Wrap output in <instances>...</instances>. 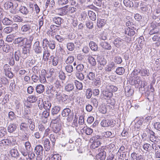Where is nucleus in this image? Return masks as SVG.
Wrapping results in <instances>:
<instances>
[{
	"instance_id": "obj_55",
	"label": "nucleus",
	"mask_w": 160,
	"mask_h": 160,
	"mask_svg": "<svg viewBox=\"0 0 160 160\" xmlns=\"http://www.w3.org/2000/svg\"><path fill=\"white\" fill-rule=\"evenodd\" d=\"M7 133V130L3 127H0V138L3 137Z\"/></svg>"
},
{
	"instance_id": "obj_8",
	"label": "nucleus",
	"mask_w": 160,
	"mask_h": 160,
	"mask_svg": "<svg viewBox=\"0 0 160 160\" xmlns=\"http://www.w3.org/2000/svg\"><path fill=\"white\" fill-rule=\"evenodd\" d=\"M31 47V46L26 44L22 48V53L24 55V58H26L29 55Z\"/></svg>"
},
{
	"instance_id": "obj_7",
	"label": "nucleus",
	"mask_w": 160,
	"mask_h": 160,
	"mask_svg": "<svg viewBox=\"0 0 160 160\" xmlns=\"http://www.w3.org/2000/svg\"><path fill=\"white\" fill-rule=\"evenodd\" d=\"M115 123L114 121L111 119L103 120L101 122L102 126L104 127L109 126H113Z\"/></svg>"
},
{
	"instance_id": "obj_3",
	"label": "nucleus",
	"mask_w": 160,
	"mask_h": 160,
	"mask_svg": "<svg viewBox=\"0 0 160 160\" xmlns=\"http://www.w3.org/2000/svg\"><path fill=\"white\" fill-rule=\"evenodd\" d=\"M101 139V137L98 135H96L92 137L91 140L92 141V144L91 147L93 148L98 147L101 144L100 141Z\"/></svg>"
},
{
	"instance_id": "obj_38",
	"label": "nucleus",
	"mask_w": 160,
	"mask_h": 160,
	"mask_svg": "<svg viewBox=\"0 0 160 160\" xmlns=\"http://www.w3.org/2000/svg\"><path fill=\"white\" fill-rule=\"evenodd\" d=\"M88 60L90 64L92 66H95L96 64L95 59L91 56H89L88 58Z\"/></svg>"
},
{
	"instance_id": "obj_16",
	"label": "nucleus",
	"mask_w": 160,
	"mask_h": 160,
	"mask_svg": "<svg viewBox=\"0 0 160 160\" xmlns=\"http://www.w3.org/2000/svg\"><path fill=\"white\" fill-rule=\"evenodd\" d=\"M124 40L120 38H116L113 42V43L117 47L119 48L124 42Z\"/></svg>"
},
{
	"instance_id": "obj_28",
	"label": "nucleus",
	"mask_w": 160,
	"mask_h": 160,
	"mask_svg": "<svg viewBox=\"0 0 160 160\" xmlns=\"http://www.w3.org/2000/svg\"><path fill=\"white\" fill-rule=\"evenodd\" d=\"M82 130L84 133H85L87 135H90L93 132V130L87 126L84 127L82 129Z\"/></svg>"
},
{
	"instance_id": "obj_19",
	"label": "nucleus",
	"mask_w": 160,
	"mask_h": 160,
	"mask_svg": "<svg viewBox=\"0 0 160 160\" xmlns=\"http://www.w3.org/2000/svg\"><path fill=\"white\" fill-rule=\"evenodd\" d=\"M62 88V86L61 82L58 80H57L54 83V91L55 92L61 91V89Z\"/></svg>"
},
{
	"instance_id": "obj_30",
	"label": "nucleus",
	"mask_w": 160,
	"mask_h": 160,
	"mask_svg": "<svg viewBox=\"0 0 160 160\" xmlns=\"http://www.w3.org/2000/svg\"><path fill=\"white\" fill-rule=\"evenodd\" d=\"M89 46L91 49L94 51H97L98 49V47L97 44L93 41H91L89 43Z\"/></svg>"
},
{
	"instance_id": "obj_5",
	"label": "nucleus",
	"mask_w": 160,
	"mask_h": 160,
	"mask_svg": "<svg viewBox=\"0 0 160 160\" xmlns=\"http://www.w3.org/2000/svg\"><path fill=\"white\" fill-rule=\"evenodd\" d=\"M33 50L35 53L37 54H41L43 51L42 48L40 45V42L36 41L33 45Z\"/></svg>"
},
{
	"instance_id": "obj_1",
	"label": "nucleus",
	"mask_w": 160,
	"mask_h": 160,
	"mask_svg": "<svg viewBox=\"0 0 160 160\" xmlns=\"http://www.w3.org/2000/svg\"><path fill=\"white\" fill-rule=\"evenodd\" d=\"M151 28H152L149 32L150 35L158 32L160 29V19L153 21L151 25Z\"/></svg>"
},
{
	"instance_id": "obj_40",
	"label": "nucleus",
	"mask_w": 160,
	"mask_h": 160,
	"mask_svg": "<svg viewBox=\"0 0 160 160\" xmlns=\"http://www.w3.org/2000/svg\"><path fill=\"white\" fill-rule=\"evenodd\" d=\"M107 90L111 92L112 93L117 91L118 89L117 87L114 85H109L107 87Z\"/></svg>"
},
{
	"instance_id": "obj_2",
	"label": "nucleus",
	"mask_w": 160,
	"mask_h": 160,
	"mask_svg": "<svg viewBox=\"0 0 160 160\" xmlns=\"http://www.w3.org/2000/svg\"><path fill=\"white\" fill-rule=\"evenodd\" d=\"M38 106L41 110L44 108L46 110L49 111L51 106V104L48 101L43 102L42 99L40 98L38 101Z\"/></svg>"
},
{
	"instance_id": "obj_35",
	"label": "nucleus",
	"mask_w": 160,
	"mask_h": 160,
	"mask_svg": "<svg viewBox=\"0 0 160 160\" xmlns=\"http://www.w3.org/2000/svg\"><path fill=\"white\" fill-rule=\"evenodd\" d=\"M98 64L101 66L104 67L107 63V61L106 59L103 57L99 58V59L98 60Z\"/></svg>"
},
{
	"instance_id": "obj_43",
	"label": "nucleus",
	"mask_w": 160,
	"mask_h": 160,
	"mask_svg": "<svg viewBox=\"0 0 160 160\" xmlns=\"http://www.w3.org/2000/svg\"><path fill=\"white\" fill-rule=\"evenodd\" d=\"M102 94L103 95L105 96V97L109 98H111L113 95L112 93L108 90H103L102 91Z\"/></svg>"
},
{
	"instance_id": "obj_44",
	"label": "nucleus",
	"mask_w": 160,
	"mask_h": 160,
	"mask_svg": "<svg viewBox=\"0 0 160 160\" xmlns=\"http://www.w3.org/2000/svg\"><path fill=\"white\" fill-rule=\"evenodd\" d=\"M109 33L107 32L103 31L100 35V38L103 40H107L108 36Z\"/></svg>"
},
{
	"instance_id": "obj_56",
	"label": "nucleus",
	"mask_w": 160,
	"mask_h": 160,
	"mask_svg": "<svg viewBox=\"0 0 160 160\" xmlns=\"http://www.w3.org/2000/svg\"><path fill=\"white\" fill-rule=\"evenodd\" d=\"M78 118L76 115L74 116V119L72 123V126L73 128H76L78 127Z\"/></svg>"
},
{
	"instance_id": "obj_53",
	"label": "nucleus",
	"mask_w": 160,
	"mask_h": 160,
	"mask_svg": "<svg viewBox=\"0 0 160 160\" xmlns=\"http://www.w3.org/2000/svg\"><path fill=\"white\" fill-rule=\"evenodd\" d=\"M21 54V52L19 50H17L14 52V58L16 61H19Z\"/></svg>"
},
{
	"instance_id": "obj_26",
	"label": "nucleus",
	"mask_w": 160,
	"mask_h": 160,
	"mask_svg": "<svg viewBox=\"0 0 160 160\" xmlns=\"http://www.w3.org/2000/svg\"><path fill=\"white\" fill-rule=\"evenodd\" d=\"M17 126L16 124L11 123L8 125V130L9 132H12L16 129Z\"/></svg>"
},
{
	"instance_id": "obj_6",
	"label": "nucleus",
	"mask_w": 160,
	"mask_h": 160,
	"mask_svg": "<svg viewBox=\"0 0 160 160\" xmlns=\"http://www.w3.org/2000/svg\"><path fill=\"white\" fill-rule=\"evenodd\" d=\"M148 134L149 136V141L152 142H158L159 140L158 137L155 135L154 132L152 131L149 130Z\"/></svg>"
},
{
	"instance_id": "obj_34",
	"label": "nucleus",
	"mask_w": 160,
	"mask_h": 160,
	"mask_svg": "<svg viewBox=\"0 0 160 160\" xmlns=\"http://www.w3.org/2000/svg\"><path fill=\"white\" fill-rule=\"evenodd\" d=\"M28 128L27 124L25 122H22L20 125V131L21 132H25V131Z\"/></svg>"
},
{
	"instance_id": "obj_12",
	"label": "nucleus",
	"mask_w": 160,
	"mask_h": 160,
	"mask_svg": "<svg viewBox=\"0 0 160 160\" xmlns=\"http://www.w3.org/2000/svg\"><path fill=\"white\" fill-rule=\"evenodd\" d=\"M63 19L59 17L55 16L52 18L53 22L59 26H61L62 24L63 23Z\"/></svg>"
},
{
	"instance_id": "obj_46",
	"label": "nucleus",
	"mask_w": 160,
	"mask_h": 160,
	"mask_svg": "<svg viewBox=\"0 0 160 160\" xmlns=\"http://www.w3.org/2000/svg\"><path fill=\"white\" fill-rule=\"evenodd\" d=\"M24 132H21V131L19 132L18 136L22 137L23 140H28L29 138V136L27 133L24 134Z\"/></svg>"
},
{
	"instance_id": "obj_42",
	"label": "nucleus",
	"mask_w": 160,
	"mask_h": 160,
	"mask_svg": "<svg viewBox=\"0 0 160 160\" xmlns=\"http://www.w3.org/2000/svg\"><path fill=\"white\" fill-rule=\"evenodd\" d=\"M2 22L4 25H10L12 23L11 20L7 18H3L2 21Z\"/></svg>"
},
{
	"instance_id": "obj_10",
	"label": "nucleus",
	"mask_w": 160,
	"mask_h": 160,
	"mask_svg": "<svg viewBox=\"0 0 160 160\" xmlns=\"http://www.w3.org/2000/svg\"><path fill=\"white\" fill-rule=\"evenodd\" d=\"M9 152L12 158H17L19 157V153L16 148H12L10 150Z\"/></svg>"
},
{
	"instance_id": "obj_39",
	"label": "nucleus",
	"mask_w": 160,
	"mask_h": 160,
	"mask_svg": "<svg viewBox=\"0 0 160 160\" xmlns=\"http://www.w3.org/2000/svg\"><path fill=\"white\" fill-rule=\"evenodd\" d=\"M74 88V87L73 84L69 83L65 86V89L66 91L70 92L72 91Z\"/></svg>"
},
{
	"instance_id": "obj_11",
	"label": "nucleus",
	"mask_w": 160,
	"mask_h": 160,
	"mask_svg": "<svg viewBox=\"0 0 160 160\" xmlns=\"http://www.w3.org/2000/svg\"><path fill=\"white\" fill-rule=\"evenodd\" d=\"M115 67L114 62H110L108 63V64L105 67L104 69L106 72H109L114 69Z\"/></svg>"
},
{
	"instance_id": "obj_59",
	"label": "nucleus",
	"mask_w": 160,
	"mask_h": 160,
	"mask_svg": "<svg viewBox=\"0 0 160 160\" xmlns=\"http://www.w3.org/2000/svg\"><path fill=\"white\" fill-rule=\"evenodd\" d=\"M77 59L81 62H85L86 58L85 56L81 54H78L77 56Z\"/></svg>"
},
{
	"instance_id": "obj_18",
	"label": "nucleus",
	"mask_w": 160,
	"mask_h": 160,
	"mask_svg": "<svg viewBox=\"0 0 160 160\" xmlns=\"http://www.w3.org/2000/svg\"><path fill=\"white\" fill-rule=\"evenodd\" d=\"M50 55V53L48 48H45L43 51V59L45 61H47L48 60L49 57Z\"/></svg>"
},
{
	"instance_id": "obj_13",
	"label": "nucleus",
	"mask_w": 160,
	"mask_h": 160,
	"mask_svg": "<svg viewBox=\"0 0 160 160\" xmlns=\"http://www.w3.org/2000/svg\"><path fill=\"white\" fill-rule=\"evenodd\" d=\"M135 30L134 27H132L131 28L128 27L125 29V34L130 36H133L135 33Z\"/></svg>"
},
{
	"instance_id": "obj_48",
	"label": "nucleus",
	"mask_w": 160,
	"mask_h": 160,
	"mask_svg": "<svg viewBox=\"0 0 160 160\" xmlns=\"http://www.w3.org/2000/svg\"><path fill=\"white\" fill-rule=\"evenodd\" d=\"M4 6L6 9H8L13 8V4L11 2H7L4 3Z\"/></svg>"
},
{
	"instance_id": "obj_14",
	"label": "nucleus",
	"mask_w": 160,
	"mask_h": 160,
	"mask_svg": "<svg viewBox=\"0 0 160 160\" xmlns=\"http://www.w3.org/2000/svg\"><path fill=\"white\" fill-rule=\"evenodd\" d=\"M150 72L149 70L147 68H141V69L140 76L142 78H147L149 76Z\"/></svg>"
},
{
	"instance_id": "obj_64",
	"label": "nucleus",
	"mask_w": 160,
	"mask_h": 160,
	"mask_svg": "<svg viewBox=\"0 0 160 160\" xmlns=\"http://www.w3.org/2000/svg\"><path fill=\"white\" fill-rule=\"evenodd\" d=\"M155 34L152 38V39L154 41H159L160 39V33L158 32L154 33Z\"/></svg>"
},
{
	"instance_id": "obj_37",
	"label": "nucleus",
	"mask_w": 160,
	"mask_h": 160,
	"mask_svg": "<svg viewBox=\"0 0 160 160\" xmlns=\"http://www.w3.org/2000/svg\"><path fill=\"white\" fill-rule=\"evenodd\" d=\"M71 112V110L69 108L64 109L62 112V115L63 117H66L69 115Z\"/></svg>"
},
{
	"instance_id": "obj_62",
	"label": "nucleus",
	"mask_w": 160,
	"mask_h": 160,
	"mask_svg": "<svg viewBox=\"0 0 160 160\" xmlns=\"http://www.w3.org/2000/svg\"><path fill=\"white\" fill-rule=\"evenodd\" d=\"M123 3L124 5L127 7H131L133 6L132 2H131L130 0H124Z\"/></svg>"
},
{
	"instance_id": "obj_21",
	"label": "nucleus",
	"mask_w": 160,
	"mask_h": 160,
	"mask_svg": "<svg viewBox=\"0 0 160 160\" xmlns=\"http://www.w3.org/2000/svg\"><path fill=\"white\" fill-rule=\"evenodd\" d=\"M144 40L143 37H141L139 38L138 43L137 45V50H139L142 48L144 43Z\"/></svg>"
},
{
	"instance_id": "obj_41",
	"label": "nucleus",
	"mask_w": 160,
	"mask_h": 160,
	"mask_svg": "<svg viewBox=\"0 0 160 160\" xmlns=\"http://www.w3.org/2000/svg\"><path fill=\"white\" fill-rule=\"evenodd\" d=\"M53 92H55L54 87L51 85L48 86L46 91L47 94L49 95Z\"/></svg>"
},
{
	"instance_id": "obj_32",
	"label": "nucleus",
	"mask_w": 160,
	"mask_h": 160,
	"mask_svg": "<svg viewBox=\"0 0 160 160\" xmlns=\"http://www.w3.org/2000/svg\"><path fill=\"white\" fill-rule=\"evenodd\" d=\"M62 147H66L67 149L68 150L71 151L73 150L74 148V144H70L69 143H66L65 144L62 143L61 144Z\"/></svg>"
},
{
	"instance_id": "obj_9",
	"label": "nucleus",
	"mask_w": 160,
	"mask_h": 160,
	"mask_svg": "<svg viewBox=\"0 0 160 160\" xmlns=\"http://www.w3.org/2000/svg\"><path fill=\"white\" fill-rule=\"evenodd\" d=\"M131 160H145L143 155H137L136 152H133L131 154Z\"/></svg>"
},
{
	"instance_id": "obj_63",
	"label": "nucleus",
	"mask_w": 160,
	"mask_h": 160,
	"mask_svg": "<svg viewBox=\"0 0 160 160\" xmlns=\"http://www.w3.org/2000/svg\"><path fill=\"white\" fill-rule=\"evenodd\" d=\"M74 60V57L73 56H69L66 59L65 62L67 64L72 63Z\"/></svg>"
},
{
	"instance_id": "obj_45",
	"label": "nucleus",
	"mask_w": 160,
	"mask_h": 160,
	"mask_svg": "<svg viewBox=\"0 0 160 160\" xmlns=\"http://www.w3.org/2000/svg\"><path fill=\"white\" fill-rule=\"evenodd\" d=\"M39 80L41 83H45L47 82V80L46 78L45 75L43 74H40L39 76Z\"/></svg>"
},
{
	"instance_id": "obj_51",
	"label": "nucleus",
	"mask_w": 160,
	"mask_h": 160,
	"mask_svg": "<svg viewBox=\"0 0 160 160\" xmlns=\"http://www.w3.org/2000/svg\"><path fill=\"white\" fill-rule=\"evenodd\" d=\"M23 118L25 119L28 120V125L33 124V123H34L33 120L32 119L30 118L29 115H24L23 116Z\"/></svg>"
},
{
	"instance_id": "obj_31",
	"label": "nucleus",
	"mask_w": 160,
	"mask_h": 160,
	"mask_svg": "<svg viewBox=\"0 0 160 160\" xmlns=\"http://www.w3.org/2000/svg\"><path fill=\"white\" fill-rule=\"evenodd\" d=\"M19 11L23 15H26L29 13V11L27 7L21 6L20 7Z\"/></svg>"
},
{
	"instance_id": "obj_33",
	"label": "nucleus",
	"mask_w": 160,
	"mask_h": 160,
	"mask_svg": "<svg viewBox=\"0 0 160 160\" xmlns=\"http://www.w3.org/2000/svg\"><path fill=\"white\" fill-rule=\"evenodd\" d=\"M31 25L29 24H26L23 25L21 28V30L22 32L29 31L31 29Z\"/></svg>"
},
{
	"instance_id": "obj_58",
	"label": "nucleus",
	"mask_w": 160,
	"mask_h": 160,
	"mask_svg": "<svg viewBox=\"0 0 160 160\" xmlns=\"http://www.w3.org/2000/svg\"><path fill=\"white\" fill-rule=\"evenodd\" d=\"M106 23V21L104 19H100L98 20L97 22V25L99 28H102L104 26Z\"/></svg>"
},
{
	"instance_id": "obj_36",
	"label": "nucleus",
	"mask_w": 160,
	"mask_h": 160,
	"mask_svg": "<svg viewBox=\"0 0 160 160\" xmlns=\"http://www.w3.org/2000/svg\"><path fill=\"white\" fill-rule=\"evenodd\" d=\"M74 84L75 85L76 88L77 89L79 90L82 89L83 86L82 82L77 80H75L74 81Z\"/></svg>"
},
{
	"instance_id": "obj_25",
	"label": "nucleus",
	"mask_w": 160,
	"mask_h": 160,
	"mask_svg": "<svg viewBox=\"0 0 160 160\" xmlns=\"http://www.w3.org/2000/svg\"><path fill=\"white\" fill-rule=\"evenodd\" d=\"M62 129L61 125L59 124H54L52 127V131L56 133H57L58 132Z\"/></svg>"
},
{
	"instance_id": "obj_23",
	"label": "nucleus",
	"mask_w": 160,
	"mask_h": 160,
	"mask_svg": "<svg viewBox=\"0 0 160 160\" xmlns=\"http://www.w3.org/2000/svg\"><path fill=\"white\" fill-rule=\"evenodd\" d=\"M36 90L38 93H42L45 90L44 86L41 84L38 85L36 87Z\"/></svg>"
},
{
	"instance_id": "obj_50",
	"label": "nucleus",
	"mask_w": 160,
	"mask_h": 160,
	"mask_svg": "<svg viewBox=\"0 0 160 160\" xmlns=\"http://www.w3.org/2000/svg\"><path fill=\"white\" fill-rule=\"evenodd\" d=\"M61 156L58 154H52L50 157V160H61Z\"/></svg>"
},
{
	"instance_id": "obj_60",
	"label": "nucleus",
	"mask_w": 160,
	"mask_h": 160,
	"mask_svg": "<svg viewBox=\"0 0 160 160\" xmlns=\"http://www.w3.org/2000/svg\"><path fill=\"white\" fill-rule=\"evenodd\" d=\"M140 8L143 13L146 14L148 13L150 11V8H148V6L146 5L142 6Z\"/></svg>"
},
{
	"instance_id": "obj_15",
	"label": "nucleus",
	"mask_w": 160,
	"mask_h": 160,
	"mask_svg": "<svg viewBox=\"0 0 160 160\" xmlns=\"http://www.w3.org/2000/svg\"><path fill=\"white\" fill-rule=\"evenodd\" d=\"M49 62H52V65L54 66H56L58 63L59 61V58L56 56L53 55L50 57L49 59Z\"/></svg>"
},
{
	"instance_id": "obj_4",
	"label": "nucleus",
	"mask_w": 160,
	"mask_h": 160,
	"mask_svg": "<svg viewBox=\"0 0 160 160\" xmlns=\"http://www.w3.org/2000/svg\"><path fill=\"white\" fill-rule=\"evenodd\" d=\"M27 38L23 37H18L14 41V43L18 44V47H22L26 45Z\"/></svg>"
},
{
	"instance_id": "obj_20",
	"label": "nucleus",
	"mask_w": 160,
	"mask_h": 160,
	"mask_svg": "<svg viewBox=\"0 0 160 160\" xmlns=\"http://www.w3.org/2000/svg\"><path fill=\"white\" fill-rule=\"evenodd\" d=\"M43 145L46 151H48L50 148V143L48 138H45L43 141Z\"/></svg>"
},
{
	"instance_id": "obj_52",
	"label": "nucleus",
	"mask_w": 160,
	"mask_h": 160,
	"mask_svg": "<svg viewBox=\"0 0 160 160\" xmlns=\"http://www.w3.org/2000/svg\"><path fill=\"white\" fill-rule=\"evenodd\" d=\"M116 72L117 74L119 75H122L125 72V69L123 67H118L117 68Z\"/></svg>"
},
{
	"instance_id": "obj_24",
	"label": "nucleus",
	"mask_w": 160,
	"mask_h": 160,
	"mask_svg": "<svg viewBox=\"0 0 160 160\" xmlns=\"http://www.w3.org/2000/svg\"><path fill=\"white\" fill-rule=\"evenodd\" d=\"M43 150V147L41 145L36 146L34 148V152L36 154H42Z\"/></svg>"
},
{
	"instance_id": "obj_57",
	"label": "nucleus",
	"mask_w": 160,
	"mask_h": 160,
	"mask_svg": "<svg viewBox=\"0 0 160 160\" xmlns=\"http://www.w3.org/2000/svg\"><path fill=\"white\" fill-rule=\"evenodd\" d=\"M50 42V41H48V40L46 38H44L43 39L42 41V46L44 49L46 48H48V46Z\"/></svg>"
},
{
	"instance_id": "obj_49",
	"label": "nucleus",
	"mask_w": 160,
	"mask_h": 160,
	"mask_svg": "<svg viewBox=\"0 0 160 160\" xmlns=\"http://www.w3.org/2000/svg\"><path fill=\"white\" fill-rule=\"evenodd\" d=\"M88 15L89 18L92 21H95L96 18V15L95 13L91 11H88Z\"/></svg>"
},
{
	"instance_id": "obj_54",
	"label": "nucleus",
	"mask_w": 160,
	"mask_h": 160,
	"mask_svg": "<svg viewBox=\"0 0 160 160\" xmlns=\"http://www.w3.org/2000/svg\"><path fill=\"white\" fill-rule=\"evenodd\" d=\"M37 100V97L34 95L30 96L28 97L27 98L28 101L31 103L35 102Z\"/></svg>"
},
{
	"instance_id": "obj_17",
	"label": "nucleus",
	"mask_w": 160,
	"mask_h": 160,
	"mask_svg": "<svg viewBox=\"0 0 160 160\" xmlns=\"http://www.w3.org/2000/svg\"><path fill=\"white\" fill-rule=\"evenodd\" d=\"M100 45L103 49L106 50H110L112 47L111 45L108 42H101L100 43Z\"/></svg>"
},
{
	"instance_id": "obj_61",
	"label": "nucleus",
	"mask_w": 160,
	"mask_h": 160,
	"mask_svg": "<svg viewBox=\"0 0 160 160\" xmlns=\"http://www.w3.org/2000/svg\"><path fill=\"white\" fill-rule=\"evenodd\" d=\"M142 140L144 142L149 141V134L148 136L146 133H143L141 135Z\"/></svg>"
},
{
	"instance_id": "obj_47",
	"label": "nucleus",
	"mask_w": 160,
	"mask_h": 160,
	"mask_svg": "<svg viewBox=\"0 0 160 160\" xmlns=\"http://www.w3.org/2000/svg\"><path fill=\"white\" fill-rule=\"evenodd\" d=\"M19 151L23 156L26 157L28 156L29 153L28 152L30 151L28 150H27V149L24 148H20L19 149Z\"/></svg>"
},
{
	"instance_id": "obj_29",
	"label": "nucleus",
	"mask_w": 160,
	"mask_h": 160,
	"mask_svg": "<svg viewBox=\"0 0 160 160\" xmlns=\"http://www.w3.org/2000/svg\"><path fill=\"white\" fill-rule=\"evenodd\" d=\"M61 107L58 106H55L51 110V113L52 115H54L58 114L61 109Z\"/></svg>"
},
{
	"instance_id": "obj_27",
	"label": "nucleus",
	"mask_w": 160,
	"mask_h": 160,
	"mask_svg": "<svg viewBox=\"0 0 160 160\" xmlns=\"http://www.w3.org/2000/svg\"><path fill=\"white\" fill-rule=\"evenodd\" d=\"M11 143V140L8 139H5L0 141V146H8Z\"/></svg>"
},
{
	"instance_id": "obj_22",
	"label": "nucleus",
	"mask_w": 160,
	"mask_h": 160,
	"mask_svg": "<svg viewBox=\"0 0 160 160\" xmlns=\"http://www.w3.org/2000/svg\"><path fill=\"white\" fill-rule=\"evenodd\" d=\"M106 153L104 151L99 152L96 156V158L98 160H104L106 158Z\"/></svg>"
}]
</instances>
